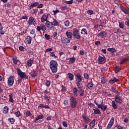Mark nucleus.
<instances>
[{
	"instance_id": "49530a36",
	"label": "nucleus",
	"mask_w": 129,
	"mask_h": 129,
	"mask_svg": "<svg viewBox=\"0 0 129 129\" xmlns=\"http://www.w3.org/2000/svg\"><path fill=\"white\" fill-rule=\"evenodd\" d=\"M79 92L80 93V95L81 96H84V90L81 89L79 90Z\"/></svg>"
},
{
	"instance_id": "338daca9",
	"label": "nucleus",
	"mask_w": 129,
	"mask_h": 129,
	"mask_svg": "<svg viewBox=\"0 0 129 129\" xmlns=\"http://www.w3.org/2000/svg\"><path fill=\"white\" fill-rule=\"evenodd\" d=\"M45 38L46 39V40H50V35L46 34L45 35Z\"/></svg>"
},
{
	"instance_id": "f8f14e48",
	"label": "nucleus",
	"mask_w": 129,
	"mask_h": 129,
	"mask_svg": "<svg viewBox=\"0 0 129 129\" xmlns=\"http://www.w3.org/2000/svg\"><path fill=\"white\" fill-rule=\"evenodd\" d=\"M61 42L62 44H69L70 39L66 37H62L61 38Z\"/></svg>"
},
{
	"instance_id": "bb28decb",
	"label": "nucleus",
	"mask_w": 129,
	"mask_h": 129,
	"mask_svg": "<svg viewBox=\"0 0 129 129\" xmlns=\"http://www.w3.org/2000/svg\"><path fill=\"white\" fill-rule=\"evenodd\" d=\"M110 90L111 91H112V92H114V93H116V94H117V95H119V94H120V93L117 91V90H116V88L112 87Z\"/></svg>"
},
{
	"instance_id": "0eeeda50",
	"label": "nucleus",
	"mask_w": 129,
	"mask_h": 129,
	"mask_svg": "<svg viewBox=\"0 0 129 129\" xmlns=\"http://www.w3.org/2000/svg\"><path fill=\"white\" fill-rule=\"evenodd\" d=\"M36 30L38 32H41V30H42L43 31H45L47 30V27L46 26V24H41L40 26H38L37 27Z\"/></svg>"
},
{
	"instance_id": "4d7b16f0",
	"label": "nucleus",
	"mask_w": 129,
	"mask_h": 129,
	"mask_svg": "<svg viewBox=\"0 0 129 129\" xmlns=\"http://www.w3.org/2000/svg\"><path fill=\"white\" fill-rule=\"evenodd\" d=\"M62 125L64 127H68V124H67V122L63 121L62 122Z\"/></svg>"
},
{
	"instance_id": "c85d7f7f",
	"label": "nucleus",
	"mask_w": 129,
	"mask_h": 129,
	"mask_svg": "<svg viewBox=\"0 0 129 129\" xmlns=\"http://www.w3.org/2000/svg\"><path fill=\"white\" fill-rule=\"evenodd\" d=\"M69 63H70L71 64H74L75 62V61H76V58L75 57H71L70 58H69Z\"/></svg>"
},
{
	"instance_id": "f03ea898",
	"label": "nucleus",
	"mask_w": 129,
	"mask_h": 129,
	"mask_svg": "<svg viewBox=\"0 0 129 129\" xmlns=\"http://www.w3.org/2000/svg\"><path fill=\"white\" fill-rule=\"evenodd\" d=\"M16 70L17 71L18 75L20 76L21 79H28V78H29V76L27 75L25 73L22 72L21 69L18 68Z\"/></svg>"
},
{
	"instance_id": "423d86ee",
	"label": "nucleus",
	"mask_w": 129,
	"mask_h": 129,
	"mask_svg": "<svg viewBox=\"0 0 129 129\" xmlns=\"http://www.w3.org/2000/svg\"><path fill=\"white\" fill-rule=\"evenodd\" d=\"M14 82H15V78L13 76H11L8 80V84L9 87H12L14 85Z\"/></svg>"
},
{
	"instance_id": "79ce46f5",
	"label": "nucleus",
	"mask_w": 129,
	"mask_h": 129,
	"mask_svg": "<svg viewBox=\"0 0 129 129\" xmlns=\"http://www.w3.org/2000/svg\"><path fill=\"white\" fill-rule=\"evenodd\" d=\"M107 51H108V52H111V53H114L116 50L115 49V48H108Z\"/></svg>"
},
{
	"instance_id": "ea45409f",
	"label": "nucleus",
	"mask_w": 129,
	"mask_h": 129,
	"mask_svg": "<svg viewBox=\"0 0 129 129\" xmlns=\"http://www.w3.org/2000/svg\"><path fill=\"white\" fill-rule=\"evenodd\" d=\"M128 60V58H124L120 61L119 64L120 65H122L123 63H125L126 62H127Z\"/></svg>"
},
{
	"instance_id": "6e6d98bb",
	"label": "nucleus",
	"mask_w": 129,
	"mask_h": 129,
	"mask_svg": "<svg viewBox=\"0 0 129 129\" xmlns=\"http://www.w3.org/2000/svg\"><path fill=\"white\" fill-rule=\"evenodd\" d=\"M115 71L116 72H119V71H120V69L119 68V67L118 66H116L115 67Z\"/></svg>"
},
{
	"instance_id": "c03bdc74",
	"label": "nucleus",
	"mask_w": 129,
	"mask_h": 129,
	"mask_svg": "<svg viewBox=\"0 0 129 129\" xmlns=\"http://www.w3.org/2000/svg\"><path fill=\"white\" fill-rule=\"evenodd\" d=\"M119 28H120L121 29H123V28H124V24L122 22H119Z\"/></svg>"
},
{
	"instance_id": "4c0bfd02",
	"label": "nucleus",
	"mask_w": 129,
	"mask_h": 129,
	"mask_svg": "<svg viewBox=\"0 0 129 129\" xmlns=\"http://www.w3.org/2000/svg\"><path fill=\"white\" fill-rule=\"evenodd\" d=\"M99 27H101L102 28V25H101V24L100 25H96L94 26V29H97L98 30V31H101V28L99 29L98 28H99Z\"/></svg>"
},
{
	"instance_id": "412c9836",
	"label": "nucleus",
	"mask_w": 129,
	"mask_h": 129,
	"mask_svg": "<svg viewBox=\"0 0 129 129\" xmlns=\"http://www.w3.org/2000/svg\"><path fill=\"white\" fill-rule=\"evenodd\" d=\"M37 6H39V3L38 2L32 3L30 6L29 7V9L30 10H32V9H33L34 8H35V7H37Z\"/></svg>"
},
{
	"instance_id": "4be33fe9",
	"label": "nucleus",
	"mask_w": 129,
	"mask_h": 129,
	"mask_svg": "<svg viewBox=\"0 0 129 129\" xmlns=\"http://www.w3.org/2000/svg\"><path fill=\"white\" fill-rule=\"evenodd\" d=\"M93 110L94 111V113L95 114H98L99 115L101 114V112L100 111V110H99V109L97 108L93 109Z\"/></svg>"
},
{
	"instance_id": "5fc2aeb1",
	"label": "nucleus",
	"mask_w": 129,
	"mask_h": 129,
	"mask_svg": "<svg viewBox=\"0 0 129 129\" xmlns=\"http://www.w3.org/2000/svg\"><path fill=\"white\" fill-rule=\"evenodd\" d=\"M81 83H76L77 86L79 89H82V86H81Z\"/></svg>"
},
{
	"instance_id": "3c124183",
	"label": "nucleus",
	"mask_w": 129,
	"mask_h": 129,
	"mask_svg": "<svg viewBox=\"0 0 129 129\" xmlns=\"http://www.w3.org/2000/svg\"><path fill=\"white\" fill-rule=\"evenodd\" d=\"M101 82L102 84H104L106 82V79L104 77H102L101 79Z\"/></svg>"
},
{
	"instance_id": "603ef678",
	"label": "nucleus",
	"mask_w": 129,
	"mask_h": 129,
	"mask_svg": "<svg viewBox=\"0 0 129 129\" xmlns=\"http://www.w3.org/2000/svg\"><path fill=\"white\" fill-rule=\"evenodd\" d=\"M9 121L11 123V124H14V123H15V119L13 118H9Z\"/></svg>"
},
{
	"instance_id": "aec40b11",
	"label": "nucleus",
	"mask_w": 129,
	"mask_h": 129,
	"mask_svg": "<svg viewBox=\"0 0 129 129\" xmlns=\"http://www.w3.org/2000/svg\"><path fill=\"white\" fill-rule=\"evenodd\" d=\"M68 77L70 81H72L74 80V75L71 73L68 74Z\"/></svg>"
},
{
	"instance_id": "39448f33",
	"label": "nucleus",
	"mask_w": 129,
	"mask_h": 129,
	"mask_svg": "<svg viewBox=\"0 0 129 129\" xmlns=\"http://www.w3.org/2000/svg\"><path fill=\"white\" fill-rule=\"evenodd\" d=\"M73 35L76 39H77V40H80V39H81L80 32H79V30L77 28L73 29Z\"/></svg>"
},
{
	"instance_id": "4468645a",
	"label": "nucleus",
	"mask_w": 129,
	"mask_h": 129,
	"mask_svg": "<svg viewBox=\"0 0 129 129\" xmlns=\"http://www.w3.org/2000/svg\"><path fill=\"white\" fill-rule=\"evenodd\" d=\"M115 101L117 102V103H122V100L121 99V97L119 95H116L115 96Z\"/></svg>"
},
{
	"instance_id": "b1692460",
	"label": "nucleus",
	"mask_w": 129,
	"mask_h": 129,
	"mask_svg": "<svg viewBox=\"0 0 129 129\" xmlns=\"http://www.w3.org/2000/svg\"><path fill=\"white\" fill-rule=\"evenodd\" d=\"M26 41L28 45H30L32 42V37H31L30 36H27L26 38Z\"/></svg>"
},
{
	"instance_id": "7c9ffc66",
	"label": "nucleus",
	"mask_w": 129,
	"mask_h": 129,
	"mask_svg": "<svg viewBox=\"0 0 129 129\" xmlns=\"http://www.w3.org/2000/svg\"><path fill=\"white\" fill-rule=\"evenodd\" d=\"M3 113H5V114H7V113L9 112V108L8 106H5L4 107L3 109Z\"/></svg>"
},
{
	"instance_id": "37998d69",
	"label": "nucleus",
	"mask_w": 129,
	"mask_h": 129,
	"mask_svg": "<svg viewBox=\"0 0 129 129\" xmlns=\"http://www.w3.org/2000/svg\"><path fill=\"white\" fill-rule=\"evenodd\" d=\"M9 101L14 103V99H13V94H11L9 95Z\"/></svg>"
},
{
	"instance_id": "6ab92c4d",
	"label": "nucleus",
	"mask_w": 129,
	"mask_h": 129,
	"mask_svg": "<svg viewBox=\"0 0 129 129\" xmlns=\"http://www.w3.org/2000/svg\"><path fill=\"white\" fill-rule=\"evenodd\" d=\"M43 118H44V115H43V114L38 115L37 117L35 118L34 122L37 123V121L39 120V119H43Z\"/></svg>"
},
{
	"instance_id": "de8ad7c7",
	"label": "nucleus",
	"mask_w": 129,
	"mask_h": 129,
	"mask_svg": "<svg viewBox=\"0 0 129 129\" xmlns=\"http://www.w3.org/2000/svg\"><path fill=\"white\" fill-rule=\"evenodd\" d=\"M38 12V9H33L31 11L32 15H35Z\"/></svg>"
},
{
	"instance_id": "c756f323",
	"label": "nucleus",
	"mask_w": 129,
	"mask_h": 129,
	"mask_svg": "<svg viewBox=\"0 0 129 129\" xmlns=\"http://www.w3.org/2000/svg\"><path fill=\"white\" fill-rule=\"evenodd\" d=\"M113 32L115 34H120V33H121V30L118 28H115L113 29Z\"/></svg>"
},
{
	"instance_id": "13d9d810",
	"label": "nucleus",
	"mask_w": 129,
	"mask_h": 129,
	"mask_svg": "<svg viewBox=\"0 0 129 129\" xmlns=\"http://www.w3.org/2000/svg\"><path fill=\"white\" fill-rule=\"evenodd\" d=\"M73 0H71L70 1H66L65 2V4H67V5H72L73 4Z\"/></svg>"
},
{
	"instance_id": "e2e57ef3",
	"label": "nucleus",
	"mask_w": 129,
	"mask_h": 129,
	"mask_svg": "<svg viewBox=\"0 0 129 129\" xmlns=\"http://www.w3.org/2000/svg\"><path fill=\"white\" fill-rule=\"evenodd\" d=\"M69 104V102L68 101V100H64L63 101V104L64 105H68Z\"/></svg>"
},
{
	"instance_id": "774afa93",
	"label": "nucleus",
	"mask_w": 129,
	"mask_h": 129,
	"mask_svg": "<svg viewBox=\"0 0 129 129\" xmlns=\"http://www.w3.org/2000/svg\"><path fill=\"white\" fill-rule=\"evenodd\" d=\"M125 25L129 27V20L125 22Z\"/></svg>"
},
{
	"instance_id": "bf43d9fd",
	"label": "nucleus",
	"mask_w": 129,
	"mask_h": 129,
	"mask_svg": "<svg viewBox=\"0 0 129 129\" xmlns=\"http://www.w3.org/2000/svg\"><path fill=\"white\" fill-rule=\"evenodd\" d=\"M87 14H88V15H93L94 12H93V11L90 10L87 11Z\"/></svg>"
},
{
	"instance_id": "2f4dec72",
	"label": "nucleus",
	"mask_w": 129,
	"mask_h": 129,
	"mask_svg": "<svg viewBox=\"0 0 129 129\" xmlns=\"http://www.w3.org/2000/svg\"><path fill=\"white\" fill-rule=\"evenodd\" d=\"M92 87H93V83L91 81L88 83V88L89 89H92Z\"/></svg>"
},
{
	"instance_id": "8fccbe9b",
	"label": "nucleus",
	"mask_w": 129,
	"mask_h": 129,
	"mask_svg": "<svg viewBox=\"0 0 129 129\" xmlns=\"http://www.w3.org/2000/svg\"><path fill=\"white\" fill-rule=\"evenodd\" d=\"M14 114H15V115H16L17 117H20V116H21V112H20V111H17V112H15L14 113Z\"/></svg>"
},
{
	"instance_id": "a211bd4d",
	"label": "nucleus",
	"mask_w": 129,
	"mask_h": 129,
	"mask_svg": "<svg viewBox=\"0 0 129 129\" xmlns=\"http://www.w3.org/2000/svg\"><path fill=\"white\" fill-rule=\"evenodd\" d=\"M95 119L92 120L89 124V127H90V129L93 128V127H94V126H95Z\"/></svg>"
},
{
	"instance_id": "a19ab883",
	"label": "nucleus",
	"mask_w": 129,
	"mask_h": 129,
	"mask_svg": "<svg viewBox=\"0 0 129 129\" xmlns=\"http://www.w3.org/2000/svg\"><path fill=\"white\" fill-rule=\"evenodd\" d=\"M30 74L32 77H36V76H37V72L35 71H32L30 73Z\"/></svg>"
},
{
	"instance_id": "0e129e2a",
	"label": "nucleus",
	"mask_w": 129,
	"mask_h": 129,
	"mask_svg": "<svg viewBox=\"0 0 129 129\" xmlns=\"http://www.w3.org/2000/svg\"><path fill=\"white\" fill-rule=\"evenodd\" d=\"M20 20H28V16H23L20 18Z\"/></svg>"
},
{
	"instance_id": "e433bc0d",
	"label": "nucleus",
	"mask_w": 129,
	"mask_h": 129,
	"mask_svg": "<svg viewBox=\"0 0 129 129\" xmlns=\"http://www.w3.org/2000/svg\"><path fill=\"white\" fill-rule=\"evenodd\" d=\"M81 34L82 35H84V36L87 35V30L84 28L82 29L81 32Z\"/></svg>"
},
{
	"instance_id": "c9c22d12",
	"label": "nucleus",
	"mask_w": 129,
	"mask_h": 129,
	"mask_svg": "<svg viewBox=\"0 0 129 129\" xmlns=\"http://www.w3.org/2000/svg\"><path fill=\"white\" fill-rule=\"evenodd\" d=\"M33 64V60L32 59H29L27 62V65L28 67H31Z\"/></svg>"
},
{
	"instance_id": "1a4fd4ad",
	"label": "nucleus",
	"mask_w": 129,
	"mask_h": 129,
	"mask_svg": "<svg viewBox=\"0 0 129 129\" xmlns=\"http://www.w3.org/2000/svg\"><path fill=\"white\" fill-rule=\"evenodd\" d=\"M106 61V59L104 56H99L98 58V64H104Z\"/></svg>"
},
{
	"instance_id": "69168bd1",
	"label": "nucleus",
	"mask_w": 129,
	"mask_h": 129,
	"mask_svg": "<svg viewBox=\"0 0 129 129\" xmlns=\"http://www.w3.org/2000/svg\"><path fill=\"white\" fill-rule=\"evenodd\" d=\"M62 89H61V91L62 92H65V91H66L67 89L66 87H65V86H62Z\"/></svg>"
},
{
	"instance_id": "052dcab7",
	"label": "nucleus",
	"mask_w": 129,
	"mask_h": 129,
	"mask_svg": "<svg viewBox=\"0 0 129 129\" xmlns=\"http://www.w3.org/2000/svg\"><path fill=\"white\" fill-rule=\"evenodd\" d=\"M84 78H85V79H88V78H89V75H88L87 73L84 74Z\"/></svg>"
},
{
	"instance_id": "dca6fc26",
	"label": "nucleus",
	"mask_w": 129,
	"mask_h": 129,
	"mask_svg": "<svg viewBox=\"0 0 129 129\" xmlns=\"http://www.w3.org/2000/svg\"><path fill=\"white\" fill-rule=\"evenodd\" d=\"M48 14L46 15V14H44L43 15H42V16L41 17V22L42 23H44V22H47V19H48Z\"/></svg>"
},
{
	"instance_id": "680f3d73",
	"label": "nucleus",
	"mask_w": 129,
	"mask_h": 129,
	"mask_svg": "<svg viewBox=\"0 0 129 129\" xmlns=\"http://www.w3.org/2000/svg\"><path fill=\"white\" fill-rule=\"evenodd\" d=\"M60 58H62V57H65V54L63 52H59Z\"/></svg>"
},
{
	"instance_id": "9b49d317",
	"label": "nucleus",
	"mask_w": 129,
	"mask_h": 129,
	"mask_svg": "<svg viewBox=\"0 0 129 129\" xmlns=\"http://www.w3.org/2000/svg\"><path fill=\"white\" fill-rule=\"evenodd\" d=\"M45 25L46 28H47V29H52L53 28V23L52 22H50V21H49V20L45 22Z\"/></svg>"
},
{
	"instance_id": "09e8293b",
	"label": "nucleus",
	"mask_w": 129,
	"mask_h": 129,
	"mask_svg": "<svg viewBox=\"0 0 129 129\" xmlns=\"http://www.w3.org/2000/svg\"><path fill=\"white\" fill-rule=\"evenodd\" d=\"M64 25L66 27H69V25H70V22H69V20L64 21Z\"/></svg>"
},
{
	"instance_id": "f3484780",
	"label": "nucleus",
	"mask_w": 129,
	"mask_h": 129,
	"mask_svg": "<svg viewBox=\"0 0 129 129\" xmlns=\"http://www.w3.org/2000/svg\"><path fill=\"white\" fill-rule=\"evenodd\" d=\"M66 35L68 37V39H69L70 40L72 39V32L70 31H68L66 32Z\"/></svg>"
},
{
	"instance_id": "6e6552de",
	"label": "nucleus",
	"mask_w": 129,
	"mask_h": 129,
	"mask_svg": "<svg viewBox=\"0 0 129 129\" xmlns=\"http://www.w3.org/2000/svg\"><path fill=\"white\" fill-rule=\"evenodd\" d=\"M28 24L30 26H31V25H33V26H36V19L32 16L30 17L28 21Z\"/></svg>"
},
{
	"instance_id": "864d4df0",
	"label": "nucleus",
	"mask_w": 129,
	"mask_h": 129,
	"mask_svg": "<svg viewBox=\"0 0 129 129\" xmlns=\"http://www.w3.org/2000/svg\"><path fill=\"white\" fill-rule=\"evenodd\" d=\"M31 115H32V113H31V112L29 110L27 111L26 113V116L28 117V116H31Z\"/></svg>"
},
{
	"instance_id": "58836bf2",
	"label": "nucleus",
	"mask_w": 129,
	"mask_h": 129,
	"mask_svg": "<svg viewBox=\"0 0 129 129\" xmlns=\"http://www.w3.org/2000/svg\"><path fill=\"white\" fill-rule=\"evenodd\" d=\"M45 85L47 86V87H50V85H51V81L49 80H46L45 83Z\"/></svg>"
},
{
	"instance_id": "393cba45",
	"label": "nucleus",
	"mask_w": 129,
	"mask_h": 129,
	"mask_svg": "<svg viewBox=\"0 0 129 129\" xmlns=\"http://www.w3.org/2000/svg\"><path fill=\"white\" fill-rule=\"evenodd\" d=\"M78 89L77 88H74L73 89V93L74 96H78Z\"/></svg>"
},
{
	"instance_id": "cd10ccee",
	"label": "nucleus",
	"mask_w": 129,
	"mask_h": 129,
	"mask_svg": "<svg viewBox=\"0 0 129 129\" xmlns=\"http://www.w3.org/2000/svg\"><path fill=\"white\" fill-rule=\"evenodd\" d=\"M45 100H46V102L47 103H49V102H51V101H50V100L51 99V97L47 96L46 95H45L44 96H43Z\"/></svg>"
},
{
	"instance_id": "a18cd8bd",
	"label": "nucleus",
	"mask_w": 129,
	"mask_h": 129,
	"mask_svg": "<svg viewBox=\"0 0 129 129\" xmlns=\"http://www.w3.org/2000/svg\"><path fill=\"white\" fill-rule=\"evenodd\" d=\"M109 123L110 124H111L112 126L113 125V124H114V117H112L111 118L110 121L109 122Z\"/></svg>"
},
{
	"instance_id": "ddd939ff",
	"label": "nucleus",
	"mask_w": 129,
	"mask_h": 129,
	"mask_svg": "<svg viewBox=\"0 0 129 129\" xmlns=\"http://www.w3.org/2000/svg\"><path fill=\"white\" fill-rule=\"evenodd\" d=\"M77 77L76 79V83H81L82 81V76L80 74H78L76 75Z\"/></svg>"
},
{
	"instance_id": "9d476101",
	"label": "nucleus",
	"mask_w": 129,
	"mask_h": 129,
	"mask_svg": "<svg viewBox=\"0 0 129 129\" xmlns=\"http://www.w3.org/2000/svg\"><path fill=\"white\" fill-rule=\"evenodd\" d=\"M107 36V33L105 31H101L100 33H99L97 35V37L101 38H105Z\"/></svg>"
},
{
	"instance_id": "f704fd0d",
	"label": "nucleus",
	"mask_w": 129,
	"mask_h": 129,
	"mask_svg": "<svg viewBox=\"0 0 129 129\" xmlns=\"http://www.w3.org/2000/svg\"><path fill=\"white\" fill-rule=\"evenodd\" d=\"M112 106L114 109H116V108H117V104L115 103V101H112Z\"/></svg>"
},
{
	"instance_id": "72a5a7b5",
	"label": "nucleus",
	"mask_w": 129,
	"mask_h": 129,
	"mask_svg": "<svg viewBox=\"0 0 129 129\" xmlns=\"http://www.w3.org/2000/svg\"><path fill=\"white\" fill-rule=\"evenodd\" d=\"M121 11H122V12H123V13L124 14H125L126 15H128V14H129L128 11H127V10H126V9L124 8V7H121Z\"/></svg>"
},
{
	"instance_id": "a878e982",
	"label": "nucleus",
	"mask_w": 129,
	"mask_h": 129,
	"mask_svg": "<svg viewBox=\"0 0 129 129\" xmlns=\"http://www.w3.org/2000/svg\"><path fill=\"white\" fill-rule=\"evenodd\" d=\"M119 80L115 78H113L109 81V83L111 84H113V83H115V82H118Z\"/></svg>"
},
{
	"instance_id": "f257e3e1",
	"label": "nucleus",
	"mask_w": 129,
	"mask_h": 129,
	"mask_svg": "<svg viewBox=\"0 0 129 129\" xmlns=\"http://www.w3.org/2000/svg\"><path fill=\"white\" fill-rule=\"evenodd\" d=\"M49 67L52 73H56L58 71V62L54 60H51L49 62Z\"/></svg>"
},
{
	"instance_id": "7ed1b4c3",
	"label": "nucleus",
	"mask_w": 129,
	"mask_h": 129,
	"mask_svg": "<svg viewBox=\"0 0 129 129\" xmlns=\"http://www.w3.org/2000/svg\"><path fill=\"white\" fill-rule=\"evenodd\" d=\"M70 104L72 108H75L77 106V100L74 97H71L70 99Z\"/></svg>"
},
{
	"instance_id": "5701e85b",
	"label": "nucleus",
	"mask_w": 129,
	"mask_h": 129,
	"mask_svg": "<svg viewBox=\"0 0 129 129\" xmlns=\"http://www.w3.org/2000/svg\"><path fill=\"white\" fill-rule=\"evenodd\" d=\"M13 63L15 64H18V65H20V64H21V62L20 61V60L18 59L17 57H13Z\"/></svg>"
},
{
	"instance_id": "2eb2a0df",
	"label": "nucleus",
	"mask_w": 129,
	"mask_h": 129,
	"mask_svg": "<svg viewBox=\"0 0 129 129\" xmlns=\"http://www.w3.org/2000/svg\"><path fill=\"white\" fill-rule=\"evenodd\" d=\"M82 118H83V119L84 120V121H85V122H87V123H88V122H90V121H91V120L90 119V118H89V117H87V116H86V115H85V114L82 115Z\"/></svg>"
},
{
	"instance_id": "20e7f679",
	"label": "nucleus",
	"mask_w": 129,
	"mask_h": 129,
	"mask_svg": "<svg viewBox=\"0 0 129 129\" xmlns=\"http://www.w3.org/2000/svg\"><path fill=\"white\" fill-rule=\"evenodd\" d=\"M95 103L96 105H98V108H101L103 111H105L107 109V106L102 105V102L95 101Z\"/></svg>"
},
{
	"instance_id": "473e14b6",
	"label": "nucleus",
	"mask_w": 129,
	"mask_h": 129,
	"mask_svg": "<svg viewBox=\"0 0 129 129\" xmlns=\"http://www.w3.org/2000/svg\"><path fill=\"white\" fill-rule=\"evenodd\" d=\"M51 23H52L53 27L59 26V23L57 22V20H56L54 19H53V22Z\"/></svg>"
}]
</instances>
